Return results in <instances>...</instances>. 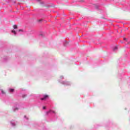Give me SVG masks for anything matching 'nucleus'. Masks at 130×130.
Instances as JSON below:
<instances>
[{
    "mask_svg": "<svg viewBox=\"0 0 130 130\" xmlns=\"http://www.w3.org/2000/svg\"><path fill=\"white\" fill-rule=\"evenodd\" d=\"M48 95H45L44 96L43 98L41 99V100H45V99H46V98H48Z\"/></svg>",
    "mask_w": 130,
    "mask_h": 130,
    "instance_id": "f257e3e1",
    "label": "nucleus"
},
{
    "mask_svg": "<svg viewBox=\"0 0 130 130\" xmlns=\"http://www.w3.org/2000/svg\"><path fill=\"white\" fill-rule=\"evenodd\" d=\"M13 28L14 29H17L18 28V26H17L16 25H13Z\"/></svg>",
    "mask_w": 130,
    "mask_h": 130,
    "instance_id": "f03ea898",
    "label": "nucleus"
},
{
    "mask_svg": "<svg viewBox=\"0 0 130 130\" xmlns=\"http://www.w3.org/2000/svg\"><path fill=\"white\" fill-rule=\"evenodd\" d=\"M116 50H117V47H115L113 49L114 51H115Z\"/></svg>",
    "mask_w": 130,
    "mask_h": 130,
    "instance_id": "7ed1b4c3",
    "label": "nucleus"
},
{
    "mask_svg": "<svg viewBox=\"0 0 130 130\" xmlns=\"http://www.w3.org/2000/svg\"><path fill=\"white\" fill-rule=\"evenodd\" d=\"M10 92H14V89H10Z\"/></svg>",
    "mask_w": 130,
    "mask_h": 130,
    "instance_id": "20e7f679",
    "label": "nucleus"
},
{
    "mask_svg": "<svg viewBox=\"0 0 130 130\" xmlns=\"http://www.w3.org/2000/svg\"><path fill=\"white\" fill-rule=\"evenodd\" d=\"M12 32L14 33V34H16V31H15V30H12Z\"/></svg>",
    "mask_w": 130,
    "mask_h": 130,
    "instance_id": "39448f33",
    "label": "nucleus"
},
{
    "mask_svg": "<svg viewBox=\"0 0 130 130\" xmlns=\"http://www.w3.org/2000/svg\"><path fill=\"white\" fill-rule=\"evenodd\" d=\"M2 94H5V92H4V90H2Z\"/></svg>",
    "mask_w": 130,
    "mask_h": 130,
    "instance_id": "423d86ee",
    "label": "nucleus"
},
{
    "mask_svg": "<svg viewBox=\"0 0 130 130\" xmlns=\"http://www.w3.org/2000/svg\"><path fill=\"white\" fill-rule=\"evenodd\" d=\"M43 109H46V107H43Z\"/></svg>",
    "mask_w": 130,
    "mask_h": 130,
    "instance_id": "0eeeda50",
    "label": "nucleus"
},
{
    "mask_svg": "<svg viewBox=\"0 0 130 130\" xmlns=\"http://www.w3.org/2000/svg\"><path fill=\"white\" fill-rule=\"evenodd\" d=\"M21 31H22V29H19V32H21Z\"/></svg>",
    "mask_w": 130,
    "mask_h": 130,
    "instance_id": "6e6552de",
    "label": "nucleus"
},
{
    "mask_svg": "<svg viewBox=\"0 0 130 130\" xmlns=\"http://www.w3.org/2000/svg\"><path fill=\"white\" fill-rule=\"evenodd\" d=\"M123 40H126V39L124 38Z\"/></svg>",
    "mask_w": 130,
    "mask_h": 130,
    "instance_id": "1a4fd4ad",
    "label": "nucleus"
},
{
    "mask_svg": "<svg viewBox=\"0 0 130 130\" xmlns=\"http://www.w3.org/2000/svg\"><path fill=\"white\" fill-rule=\"evenodd\" d=\"M53 113H55V112L54 111H52Z\"/></svg>",
    "mask_w": 130,
    "mask_h": 130,
    "instance_id": "9d476101",
    "label": "nucleus"
},
{
    "mask_svg": "<svg viewBox=\"0 0 130 130\" xmlns=\"http://www.w3.org/2000/svg\"><path fill=\"white\" fill-rule=\"evenodd\" d=\"M41 21H42V20H39L40 22Z\"/></svg>",
    "mask_w": 130,
    "mask_h": 130,
    "instance_id": "9b49d317",
    "label": "nucleus"
}]
</instances>
